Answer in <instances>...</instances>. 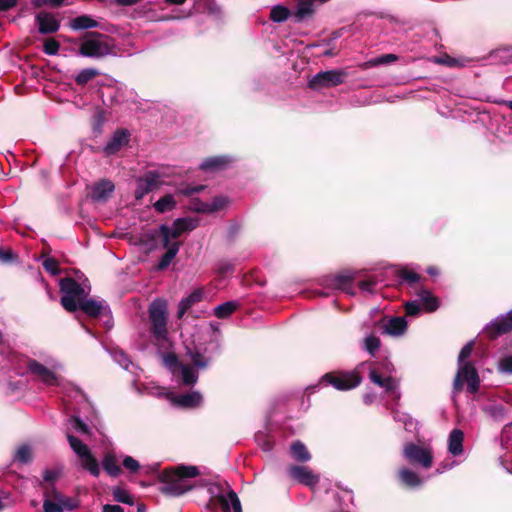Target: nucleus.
<instances>
[{"mask_svg":"<svg viewBox=\"0 0 512 512\" xmlns=\"http://www.w3.org/2000/svg\"><path fill=\"white\" fill-rule=\"evenodd\" d=\"M36 22L39 26L38 32H58L60 28L57 16L50 12H39L36 15Z\"/></svg>","mask_w":512,"mask_h":512,"instance_id":"23","label":"nucleus"},{"mask_svg":"<svg viewBox=\"0 0 512 512\" xmlns=\"http://www.w3.org/2000/svg\"><path fill=\"white\" fill-rule=\"evenodd\" d=\"M113 359L124 369L128 370L131 367H134L133 363L127 356L125 352L122 350H114L112 352Z\"/></svg>","mask_w":512,"mask_h":512,"instance_id":"43","label":"nucleus"},{"mask_svg":"<svg viewBox=\"0 0 512 512\" xmlns=\"http://www.w3.org/2000/svg\"><path fill=\"white\" fill-rule=\"evenodd\" d=\"M67 440L71 449L80 458L82 467L88 470L94 477H98L100 475V467L89 447L71 434H67Z\"/></svg>","mask_w":512,"mask_h":512,"instance_id":"9","label":"nucleus"},{"mask_svg":"<svg viewBox=\"0 0 512 512\" xmlns=\"http://www.w3.org/2000/svg\"><path fill=\"white\" fill-rule=\"evenodd\" d=\"M464 433L460 429H453L448 438V451L453 456L463 453Z\"/></svg>","mask_w":512,"mask_h":512,"instance_id":"28","label":"nucleus"},{"mask_svg":"<svg viewBox=\"0 0 512 512\" xmlns=\"http://www.w3.org/2000/svg\"><path fill=\"white\" fill-rule=\"evenodd\" d=\"M59 476V472L56 471V470H46L44 472V475H43V478L45 481L47 482H51V481H54L55 479H57Z\"/></svg>","mask_w":512,"mask_h":512,"instance_id":"62","label":"nucleus"},{"mask_svg":"<svg viewBox=\"0 0 512 512\" xmlns=\"http://www.w3.org/2000/svg\"><path fill=\"white\" fill-rule=\"evenodd\" d=\"M369 378L374 384L384 388L388 393H390V395L394 399L400 398V392L398 390V381L395 378L389 375L382 376L374 369H370Z\"/></svg>","mask_w":512,"mask_h":512,"instance_id":"17","label":"nucleus"},{"mask_svg":"<svg viewBox=\"0 0 512 512\" xmlns=\"http://www.w3.org/2000/svg\"><path fill=\"white\" fill-rule=\"evenodd\" d=\"M31 459L30 448L26 445L19 447L15 453L14 460L20 463H28Z\"/></svg>","mask_w":512,"mask_h":512,"instance_id":"49","label":"nucleus"},{"mask_svg":"<svg viewBox=\"0 0 512 512\" xmlns=\"http://www.w3.org/2000/svg\"><path fill=\"white\" fill-rule=\"evenodd\" d=\"M43 266L44 268L50 272L51 274L55 275L58 273V269H57V262L52 259V258H47L43 261Z\"/></svg>","mask_w":512,"mask_h":512,"instance_id":"57","label":"nucleus"},{"mask_svg":"<svg viewBox=\"0 0 512 512\" xmlns=\"http://www.w3.org/2000/svg\"><path fill=\"white\" fill-rule=\"evenodd\" d=\"M363 348L371 355L380 348V339L375 335H368L363 340Z\"/></svg>","mask_w":512,"mask_h":512,"instance_id":"41","label":"nucleus"},{"mask_svg":"<svg viewBox=\"0 0 512 512\" xmlns=\"http://www.w3.org/2000/svg\"><path fill=\"white\" fill-rule=\"evenodd\" d=\"M164 363L171 371L173 377H177L178 375V365H182L177 359V357L173 354H168L164 357Z\"/></svg>","mask_w":512,"mask_h":512,"instance_id":"48","label":"nucleus"},{"mask_svg":"<svg viewBox=\"0 0 512 512\" xmlns=\"http://www.w3.org/2000/svg\"><path fill=\"white\" fill-rule=\"evenodd\" d=\"M431 61L435 64L445 65L447 67H460L464 65L461 59H457L446 54L434 56Z\"/></svg>","mask_w":512,"mask_h":512,"instance_id":"38","label":"nucleus"},{"mask_svg":"<svg viewBox=\"0 0 512 512\" xmlns=\"http://www.w3.org/2000/svg\"><path fill=\"white\" fill-rule=\"evenodd\" d=\"M367 365L366 362L361 363L356 367L355 370L350 372H342V373H326L322 376L320 384L324 383L326 385H331L335 389L340 391H347L357 387L362 378L360 376V370L363 369Z\"/></svg>","mask_w":512,"mask_h":512,"instance_id":"8","label":"nucleus"},{"mask_svg":"<svg viewBox=\"0 0 512 512\" xmlns=\"http://www.w3.org/2000/svg\"><path fill=\"white\" fill-rule=\"evenodd\" d=\"M72 428L80 434H89V427L81 419L72 417L70 419Z\"/></svg>","mask_w":512,"mask_h":512,"instance_id":"52","label":"nucleus"},{"mask_svg":"<svg viewBox=\"0 0 512 512\" xmlns=\"http://www.w3.org/2000/svg\"><path fill=\"white\" fill-rule=\"evenodd\" d=\"M498 371L502 374H512V356H504L498 361Z\"/></svg>","mask_w":512,"mask_h":512,"instance_id":"50","label":"nucleus"},{"mask_svg":"<svg viewBox=\"0 0 512 512\" xmlns=\"http://www.w3.org/2000/svg\"><path fill=\"white\" fill-rule=\"evenodd\" d=\"M238 307L235 301L224 302L214 308V315L217 318L224 319L230 316Z\"/></svg>","mask_w":512,"mask_h":512,"instance_id":"34","label":"nucleus"},{"mask_svg":"<svg viewBox=\"0 0 512 512\" xmlns=\"http://www.w3.org/2000/svg\"><path fill=\"white\" fill-rule=\"evenodd\" d=\"M78 507V500L55 492L52 499H45L43 502L44 512L71 511Z\"/></svg>","mask_w":512,"mask_h":512,"instance_id":"13","label":"nucleus"},{"mask_svg":"<svg viewBox=\"0 0 512 512\" xmlns=\"http://www.w3.org/2000/svg\"><path fill=\"white\" fill-rule=\"evenodd\" d=\"M17 0H0V11H8L15 7Z\"/></svg>","mask_w":512,"mask_h":512,"instance_id":"60","label":"nucleus"},{"mask_svg":"<svg viewBox=\"0 0 512 512\" xmlns=\"http://www.w3.org/2000/svg\"><path fill=\"white\" fill-rule=\"evenodd\" d=\"M12 253L10 251H4L0 248V262H8L12 259Z\"/></svg>","mask_w":512,"mask_h":512,"instance_id":"64","label":"nucleus"},{"mask_svg":"<svg viewBox=\"0 0 512 512\" xmlns=\"http://www.w3.org/2000/svg\"><path fill=\"white\" fill-rule=\"evenodd\" d=\"M290 451L292 458L298 462H307L311 459V455L306 446L300 441L294 442L291 445Z\"/></svg>","mask_w":512,"mask_h":512,"instance_id":"32","label":"nucleus"},{"mask_svg":"<svg viewBox=\"0 0 512 512\" xmlns=\"http://www.w3.org/2000/svg\"><path fill=\"white\" fill-rule=\"evenodd\" d=\"M344 76L345 73L338 70L319 72L309 81V86L313 89L337 86L343 82Z\"/></svg>","mask_w":512,"mask_h":512,"instance_id":"15","label":"nucleus"},{"mask_svg":"<svg viewBox=\"0 0 512 512\" xmlns=\"http://www.w3.org/2000/svg\"><path fill=\"white\" fill-rule=\"evenodd\" d=\"M174 378L180 380L185 386H192L198 381L194 368L186 364L178 365V375Z\"/></svg>","mask_w":512,"mask_h":512,"instance_id":"29","label":"nucleus"},{"mask_svg":"<svg viewBox=\"0 0 512 512\" xmlns=\"http://www.w3.org/2000/svg\"><path fill=\"white\" fill-rule=\"evenodd\" d=\"M80 54L85 57L99 58L106 55H130L132 52L116 44L106 34H86L79 47Z\"/></svg>","mask_w":512,"mask_h":512,"instance_id":"2","label":"nucleus"},{"mask_svg":"<svg viewBox=\"0 0 512 512\" xmlns=\"http://www.w3.org/2000/svg\"><path fill=\"white\" fill-rule=\"evenodd\" d=\"M60 290L63 293L62 306L67 311L74 312L90 293V286L86 282L78 283L72 278H64L60 281Z\"/></svg>","mask_w":512,"mask_h":512,"instance_id":"7","label":"nucleus"},{"mask_svg":"<svg viewBox=\"0 0 512 512\" xmlns=\"http://www.w3.org/2000/svg\"><path fill=\"white\" fill-rule=\"evenodd\" d=\"M403 457L408 463L424 469L430 468L433 463V454L430 446L408 443L403 448Z\"/></svg>","mask_w":512,"mask_h":512,"instance_id":"11","label":"nucleus"},{"mask_svg":"<svg viewBox=\"0 0 512 512\" xmlns=\"http://www.w3.org/2000/svg\"><path fill=\"white\" fill-rule=\"evenodd\" d=\"M202 297H203V292H202V290L198 289V290L193 291L190 295H188L183 300L188 304V306L191 307L193 304L201 301Z\"/></svg>","mask_w":512,"mask_h":512,"instance_id":"54","label":"nucleus"},{"mask_svg":"<svg viewBox=\"0 0 512 512\" xmlns=\"http://www.w3.org/2000/svg\"><path fill=\"white\" fill-rule=\"evenodd\" d=\"M398 475L401 482L411 488L419 487L423 483V480L419 477V475L408 468L400 469Z\"/></svg>","mask_w":512,"mask_h":512,"instance_id":"31","label":"nucleus"},{"mask_svg":"<svg viewBox=\"0 0 512 512\" xmlns=\"http://www.w3.org/2000/svg\"><path fill=\"white\" fill-rule=\"evenodd\" d=\"M98 74V71L93 68H87L81 70L77 76L75 77V81L79 85H85L90 80H92L96 75Z\"/></svg>","mask_w":512,"mask_h":512,"instance_id":"42","label":"nucleus"},{"mask_svg":"<svg viewBox=\"0 0 512 512\" xmlns=\"http://www.w3.org/2000/svg\"><path fill=\"white\" fill-rule=\"evenodd\" d=\"M69 28L75 31L101 28L97 20L88 15H81L70 20Z\"/></svg>","mask_w":512,"mask_h":512,"instance_id":"26","label":"nucleus"},{"mask_svg":"<svg viewBox=\"0 0 512 512\" xmlns=\"http://www.w3.org/2000/svg\"><path fill=\"white\" fill-rule=\"evenodd\" d=\"M103 97H105L103 102L111 106L122 102V98L118 95V91L115 89L108 88L103 92Z\"/></svg>","mask_w":512,"mask_h":512,"instance_id":"45","label":"nucleus"},{"mask_svg":"<svg viewBox=\"0 0 512 512\" xmlns=\"http://www.w3.org/2000/svg\"><path fill=\"white\" fill-rule=\"evenodd\" d=\"M191 307L182 299L178 306L177 317L181 319Z\"/></svg>","mask_w":512,"mask_h":512,"instance_id":"61","label":"nucleus"},{"mask_svg":"<svg viewBox=\"0 0 512 512\" xmlns=\"http://www.w3.org/2000/svg\"><path fill=\"white\" fill-rule=\"evenodd\" d=\"M288 474L291 478L295 479L301 484L309 487H314L319 482V476L314 474L308 467L305 466H290Z\"/></svg>","mask_w":512,"mask_h":512,"instance_id":"16","label":"nucleus"},{"mask_svg":"<svg viewBox=\"0 0 512 512\" xmlns=\"http://www.w3.org/2000/svg\"><path fill=\"white\" fill-rule=\"evenodd\" d=\"M176 205L175 199L171 194H167L155 202L154 208L160 213L171 211Z\"/></svg>","mask_w":512,"mask_h":512,"instance_id":"35","label":"nucleus"},{"mask_svg":"<svg viewBox=\"0 0 512 512\" xmlns=\"http://www.w3.org/2000/svg\"><path fill=\"white\" fill-rule=\"evenodd\" d=\"M198 475V469L195 466H179L174 470L167 471L165 477L167 483L162 486L161 491L171 496H180L191 489L188 479Z\"/></svg>","mask_w":512,"mask_h":512,"instance_id":"5","label":"nucleus"},{"mask_svg":"<svg viewBox=\"0 0 512 512\" xmlns=\"http://www.w3.org/2000/svg\"><path fill=\"white\" fill-rule=\"evenodd\" d=\"M28 370L38 376V378L46 385H61V380L44 365L35 360H30L28 363Z\"/></svg>","mask_w":512,"mask_h":512,"instance_id":"18","label":"nucleus"},{"mask_svg":"<svg viewBox=\"0 0 512 512\" xmlns=\"http://www.w3.org/2000/svg\"><path fill=\"white\" fill-rule=\"evenodd\" d=\"M232 270H233V265L228 261H220L217 264V273L220 276H225L228 273L232 272Z\"/></svg>","mask_w":512,"mask_h":512,"instance_id":"55","label":"nucleus"},{"mask_svg":"<svg viewBox=\"0 0 512 512\" xmlns=\"http://www.w3.org/2000/svg\"><path fill=\"white\" fill-rule=\"evenodd\" d=\"M150 332L154 340L162 343L167 340L168 311L167 302L164 299L156 298L149 305Z\"/></svg>","mask_w":512,"mask_h":512,"instance_id":"6","label":"nucleus"},{"mask_svg":"<svg viewBox=\"0 0 512 512\" xmlns=\"http://www.w3.org/2000/svg\"><path fill=\"white\" fill-rule=\"evenodd\" d=\"M203 189H204V186H202V185L187 186V187L181 189V193L184 195H193V194L199 193Z\"/></svg>","mask_w":512,"mask_h":512,"instance_id":"59","label":"nucleus"},{"mask_svg":"<svg viewBox=\"0 0 512 512\" xmlns=\"http://www.w3.org/2000/svg\"><path fill=\"white\" fill-rule=\"evenodd\" d=\"M129 133L125 129H119L114 132L111 139L107 142L104 147L106 155H113L117 153L123 146L129 142Z\"/></svg>","mask_w":512,"mask_h":512,"instance_id":"21","label":"nucleus"},{"mask_svg":"<svg viewBox=\"0 0 512 512\" xmlns=\"http://www.w3.org/2000/svg\"><path fill=\"white\" fill-rule=\"evenodd\" d=\"M397 60V56L395 54H385L379 57H375L369 60L366 65L367 66H379L384 64H389Z\"/></svg>","mask_w":512,"mask_h":512,"instance_id":"44","label":"nucleus"},{"mask_svg":"<svg viewBox=\"0 0 512 512\" xmlns=\"http://www.w3.org/2000/svg\"><path fill=\"white\" fill-rule=\"evenodd\" d=\"M118 463V457L112 452L106 453L102 460L103 469L112 477H117L122 472Z\"/></svg>","mask_w":512,"mask_h":512,"instance_id":"30","label":"nucleus"},{"mask_svg":"<svg viewBox=\"0 0 512 512\" xmlns=\"http://www.w3.org/2000/svg\"><path fill=\"white\" fill-rule=\"evenodd\" d=\"M103 512H123V508L119 505L106 504L103 506Z\"/></svg>","mask_w":512,"mask_h":512,"instance_id":"63","label":"nucleus"},{"mask_svg":"<svg viewBox=\"0 0 512 512\" xmlns=\"http://www.w3.org/2000/svg\"><path fill=\"white\" fill-rule=\"evenodd\" d=\"M114 184L109 180H102L92 190V199L97 202H104L114 191Z\"/></svg>","mask_w":512,"mask_h":512,"instance_id":"27","label":"nucleus"},{"mask_svg":"<svg viewBox=\"0 0 512 512\" xmlns=\"http://www.w3.org/2000/svg\"><path fill=\"white\" fill-rule=\"evenodd\" d=\"M375 284L376 282L373 280H364L359 283V287L362 291L373 293Z\"/></svg>","mask_w":512,"mask_h":512,"instance_id":"58","label":"nucleus"},{"mask_svg":"<svg viewBox=\"0 0 512 512\" xmlns=\"http://www.w3.org/2000/svg\"><path fill=\"white\" fill-rule=\"evenodd\" d=\"M163 184L161 175L156 171H148L136 181L135 197L141 199L149 192Z\"/></svg>","mask_w":512,"mask_h":512,"instance_id":"14","label":"nucleus"},{"mask_svg":"<svg viewBox=\"0 0 512 512\" xmlns=\"http://www.w3.org/2000/svg\"><path fill=\"white\" fill-rule=\"evenodd\" d=\"M417 299L405 303V311L409 316H417L421 310L426 312L436 311L439 307L438 299L424 288L416 292Z\"/></svg>","mask_w":512,"mask_h":512,"instance_id":"10","label":"nucleus"},{"mask_svg":"<svg viewBox=\"0 0 512 512\" xmlns=\"http://www.w3.org/2000/svg\"><path fill=\"white\" fill-rule=\"evenodd\" d=\"M399 277L401 278V280H403L409 284H415L420 279V276L417 273H415L414 271L408 270V269L400 270Z\"/></svg>","mask_w":512,"mask_h":512,"instance_id":"51","label":"nucleus"},{"mask_svg":"<svg viewBox=\"0 0 512 512\" xmlns=\"http://www.w3.org/2000/svg\"><path fill=\"white\" fill-rule=\"evenodd\" d=\"M353 279H354V273L351 271H345V272L335 275L332 278V285L336 289L346 291Z\"/></svg>","mask_w":512,"mask_h":512,"instance_id":"33","label":"nucleus"},{"mask_svg":"<svg viewBox=\"0 0 512 512\" xmlns=\"http://www.w3.org/2000/svg\"><path fill=\"white\" fill-rule=\"evenodd\" d=\"M383 333L392 337L402 336L407 330V321L404 317H390L382 323Z\"/></svg>","mask_w":512,"mask_h":512,"instance_id":"20","label":"nucleus"},{"mask_svg":"<svg viewBox=\"0 0 512 512\" xmlns=\"http://www.w3.org/2000/svg\"><path fill=\"white\" fill-rule=\"evenodd\" d=\"M197 227V221L191 218L176 219L172 225H161L159 234L161 243L166 252L160 258L157 264V270L166 269L177 253L179 252L181 243L177 240L183 233L194 230Z\"/></svg>","mask_w":512,"mask_h":512,"instance_id":"1","label":"nucleus"},{"mask_svg":"<svg viewBox=\"0 0 512 512\" xmlns=\"http://www.w3.org/2000/svg\"><path fill=\"white\" fill-rule=\"evenodd\" d=\"M43 50L48 55H55L59 50V43L54 39H47L43 44Z\"/></svg>","mask_w":512,"mask_h":512,"instance_id":"53","label":"nucleus"},{"mask_svg":"<svg viewBox=\"0 0 512 512\" xmlns=\"http://www.w3.org/2000/svg\"><path fill=\"white\" fill-rule=\"evenodd\" d=\"M170 400L176 406L184 408H195L202 404L203 397L200 392L192 391L185 394L171 396Z\"/></svg>","mask_w":512,"mask_h":512,"instance_id":"22","label":"nucleus"},{"mask_svg":"<svg viewBox=\"0 0 512 512\" xmlns=\"http://www.w3.org/2000/svg\"><path fill=\"white\" fill-rule=\"evenodd\" d=\"M209 202L212 213L223 210L229 204V200L224 196H216Z\"/></svg>","mask_w":512,"mask_h":512,"instance_id":"46","label":"nucleus"},{"mask_svg":"<svg viewBox=\"0 0 512 512\" xmlns=\"http://www.w3.org/2000/svg\"><path fill=\"white\" fill-rule=\"evenodd\" d=\"M512 330V309L506 314L496 318L486 327L490 337L495 338Z\"/></svg>","mask_w":512,"mask_h":512,"instance_id":"19","label":"nucleus"},{"mask_svg":"<svg viewBox=\"0 0 512 512\" xmlns=\"http://www.w3.org/2000/svg\"><path fill=\"white\" fill-rule=\"evenodd\" d=\"M193 209L199 213H212L210 208V202L195 201L193 202Z\"/></svg>","mask_w":512,"mask_h":512,"instance_id":"56","label":"nucleus"},{"mask_svg":"<svg viewBox=\"0 0 512 512\" xmlns=\"http://www.w3.org/2000/svg\"><path fill=\"white\" fill-rule=\"evenodd\" d=\"M122 466L130 473H135L139 470V462L131 456H121Z\"/></svg>","mask_w":512,"mask_h":512,"instance_id":"47","label":"nucleus"},{"mask_svg":"<svg viewBox=\"0 0 512 512\" xmlns=\"http://www.w3.org/2000/svg\"><path fill=\"white\" fill-rule=\"evenodd\" d=\"M289 17H292V14L285 6L277 5L271 9L270 18L273 22H284Z\"/></svg>","mask_w":512,"mask_h":512,"instance_id":"36","label":"nucleus"},{"mask_svg":"<svg viewBox=\"0 0 512 512\" xmlns=\"http://www.w3.org/2000/svg\"><path fill=\"white\" fill-rule=\"evenodd\" d=\"M218 484H211L208 488L210 493L209 509L207 512H242L241 503L237 494Z\"/></svg>","mask_w":512,"mask_h":512,"instance_id":"4","label":"nucleus"},{"mask_svg":"<svg viewBox=\"0 0 512 512\" xmlns=\"http://www.w3.org/2000/svg\"><path fill=\"white\" fill-rule=\"evenodd\" d=\"M232 161V158L229 156H214L206 158L199 167L206 172H218L226 169Z\"/></svg>","mask_w":512,"mask_h":512,"instance_id":"25","label":"nucleus"},{"mask_svg":"<svg viewBox=\"0 0 512 512\" xmlns=\"http://www.w3.org/2000/svg\"><path fill=\"white\" fill-rule=\"evenodd\" d=\"M474 347V341L468 342L460 351L458 356V369L453 381V393H459L462 390L463 383H467V390L474 394L478 391L480 379L478 372L472 362L467 361L471 356Z\"/></svg>","mask_w":512,"mask_h":512,"instance_id":"3","label":"nucleus"},{"mask_svg":"<svg viewBox=\"0 0 512 512\" xmlns=\"http://www.w3.org/2000/svg\"><path fill=\"white\" fill-rule=\"evenodd\" d=\"M112 495L115 501L133 505V496L125 489L121 487H115L112 491Z\"/></svg>","mask_w":512,"mask_h":512,"instance_id":"40","label":"nucleus"},{"mask_svg":"<svg viewBox=\"0 0 512 512\" xmlns=\"http://www.w3.org/2000/svg\"><path fill=\"white\" fill-rule=\"evenodd\" d=\"M190 356V360L193 363V365L197 368L203 369L207 367L210 358L206 357L203 353H201L199 350H190L188 352Z\"/></svg>","mask_w":512,"mask_h":512,"instance_id":"39","label":"nucleus"},{"mask_svg":"<svg viewBox=\"0 0 512 512\" xmlns=\"http://www.w3.org/2000/svg\"><path fill=\"white\" fill-rule=\"evenodd\" d=\"M484 411L496 421H502L506 415V409L501 404L487 405Z\"/></svg>","mask_w":512,"mask_h":512,"instance_id":"37","label":"nucleus"},{"mask_svg":"<svg viewBox=\"0 0 512 512\" xmlns=\"http://www.w3.org/2000/svg\"><path fill=\"white\" fill-rule=\"evenodd\" d=\"M85 314L93 318H104V324L110 328L112 325L111 311L104 300L87 299L78 306Z\"/></svg>","mask_w":512,"mask_h":512,"instance_id":"12","label":"nucleus"},{"mask_svg":"<svg viewBox=\"0 0 512 512\" xmlns=\"http://www.w3.org/2000/svg\"><path fill=\"white\" fill-rule=\"evenodd\" d=\"M318 5H320L318 0H298L292 17L299 22L309 19Z\"/></svg>","mask_w":512,"mask_h":512,"instance_id":"24","label":"nucleus"}]
</instances>
